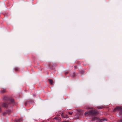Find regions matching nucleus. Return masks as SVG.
Segmentation results:
<instances>
[{
  "mask_svg": "<svg viewBox=\"0 0 122 122\" xmlns=\"http://www.w3.org/2000/svg\"><path fill=\"white\" fill-rule=\"evenodd\" d=\"M14 69H15V70L16 71H17L18 70V68H15Z\"/></svg>",
  "mask_w": 122,
  "mask_h": 122,
  "instance_id": "13",
  "label": "nucleus"
},
{
  "mask_svg": "<svg viewBox=\"0 0 122 122\" xmlns=\"http://www.w3.org/2000/svg\"><path fill=\"white\" fill-rule=\"evenodd\" d=\"M3 100H5L10 101V103H14V100L13 99L10 98L9 97L7 96H4L3 98Z\"/></svg>",
  "mask_w": 122,
  "mask_h": 122,
  "instance_id": "1",
  "label": "nucleus"
},
{
  "mask_svg": "<svg viewBox=\"0 0 122 122\" xmlns=\"http://www.w3.org/2000/svg\"><path fill=\"white\" fill-rule=\"evenodd\" d=\"M1 107L0 106V112H1Z\"/></svg>",
  "mask_w": 122,
  "mask_h": 122,
  "instance_id": "15",
  "label": "nucleus"
},
{
  "mask_svg": "<svg viewBox=\"0 0 122 122\" xmlns=\"http://www.w3.org/2000/svg\"><path fill=\"white\" fill-rule=\"evenodd\" d=\"M118 122H122V119L120 120H119Z\"/></svg>",
  "mask_w": 122,
  "mask_h": 122,
  "instance_id": "14",
  "label": "nucleus"
},
{
  "mask_svg": "<svg viewBox=\"0 0 122 122\" xmlns=\"http://www.w3.org/2000/svg\"><path fill=\"white\" fill-rule=\"evenodd\" d=\"M56 63H55L54 64V65H53L52 66H56Z\"/></svg>",
  "mask_w": 122,
  "mask_h": 122,
  "instance_id": "17",
  "label": "nucleus"
},
{
  "mask_svg": "<svg viewBox=\"0 0 122 122\" xmlns=\"http://www.w3.org/2000/svg\"><path fill=\"white\" fill-rule=\"evenodd\" d=\"M49 66H50V64H49Z\"/></svg>",
  "mask_w": 122,
  "mask_h": 122,
  "instance_id": "21",
  "label": "nucleus"
},
{
  "mask_svg": "<svg viewBox=\"0 0 122 122\" xmlns=\"http://www.w3.org/2000/svg\"><path fill=\"white\" fill-rule=\"evenodd\" d=\"M10 104V103H4L2 104V106L6 108L8 107V105Z\"/></svg>",
  "mask_w": 122,
  "mask_h": 122,
  "instance_id": "4",
  "label": "nucleus"
},
{
  "mask_svg": "<svg viewBox=\"0 0 122 122\" xmlns=\"http://www.w3.org/2000/svg\"><path fill=\"white\" fill-rule=\"evenodd\" d=\"M116 110L120 111V113L121 115H122V107H117L114 109V111H115Z\"/></svg>",
  "mask_w": 122,
  "mask_h": 122,
  "instance_id": "2",
  "label": "nucleus"
},
{
  "mask_svg": "<svg viewBox=\"0 0 122 122\" xmlns=\"http://www.w3.org/2000/svg\"><path fill=\"white\" fill-rule=\"evenodd\" d=\"M27 104V102H26L25 103V105L26 106V105Z\"/></svg>",
  "mask_w": 122,
  "mask_h": 122,
  "instance_id": "19",
  "label": "nucleus"
},
{
  "mask_svg": "<svg viewBox=\"0 0 122 122\" xmlns=\"http://www.w3.org/2000/svg\"><path fill=\"white\" fill-rule=\"evenodd\" d=\"M89 113L90 115H93L96 114L97 112L95 110H92L89 111Z\"/></svg>",
  "mask_w": 122,
  "mask_h": 122,
  "instance_id": "3",
  "label": "nucleus"
},
{
  "mask_svg": "<svg viewBox=\"0 0 122 122\" xmlns=\"http://www.w3.org/2000/svg\"><path fill=\"white\" fill-rule=\"evenodd\" d=\"M75 67H76V66H75Z\"/></svg>",
  "mask_w": 122,
  "mask_h": 122,
  "instance_id": "23",
  "label": "nucleus"
},
{
  "mask_svg": "<svg viewBox=\"0 0 122 122\" xmlns=\"http://www.w3.org/2000/svg\"><path fill=\"white\" fill-rule=\"evenodd\" d=\"M70 76L72 77H74L75 76V73L72 72L70 74Z\"/></svg>",
  "mask_w": 122,
  "mask_h": 122,
  "instance_id": "5",
  "label": "nucleus"
},
{
  "mask_svg": "<svg viewBox=\"0 0 122 122\" xmlns=\"http://www.w3.org/2000/svg\"><path fill=\"white\" fill-rule=\"evenodd\" d=\"M103 108V107L102 106H101L100 107H97V108L98 109H102V108Z\"/></svg>",
  "mask_w": 122,
  "mask_h": 122,
  "instance_id": "10",
  "label": "nucleus"
},
{
  "mask_svg": "<svg viewBox=\"0 0 122 122\" xmlns=\"http://www.w3.org/2000/svg\"><path fill=\"white\" fill-rule=\"evenodd\" d=\"M48 80L49 81V82L51 85H52L53 84V81L51 79H48Z\"/></svg>",
  "mask_w": 122,
  "mask_h": 122,
  "instance_id": "6",
  "label": "nucleus"
},
{
  "mask_svg": "<svg viewBox=\"0 0 122 122\" xmlns=\"http://www.w3.org/2000/svg\"><path fill=\"white\" fill-rule=\"evenodd\" d=\"M64 122H69L68 121H64Z\"/></svg>",
  "mask_w": 122,
  "mask_h": 122,
  "instance_id": "18",
  "label": "nucleus"
},
{
  "mask_svg": "<svg viewBox=\"0 0 122 122\" xmlns=\"http://www.w3.org/2000/svg\"><path fill=\"white\" fill-rule=\"evenodd\" d=\"M23 121V119L22 118H20L18 119L17 121L18 122H20Z\"/></svg>",
  "mask_w": 122,
  "mask_h": 122,
  "instance_id": "7",
  "label": "nucleus"
},
{
  "mask_svg": "<svg viewBox=\"0 0 122 122\" xmlns=\"http://www.w3.org/2000/svg\"><path fill=\"white\" fill-rule=\"evenodd\" d=\"M90 114H89V112H85L84 113V115H88Z\"/></svg>",
  "mask_w": 122,
  "mask_h": 122,
  "instance_id": "8",
  "label": "nucleus"
},
{
  "mask_svg": "<svg viewBox=\"0 0 122 122\" xmlns=\"http://www.w3.org/2000/svg\"><path fill=\"white\" fill-rule=\"evenodd\" d=\"M105 120V119H103L102 120H103V121H104V120Z\"/></svg>",
  "mask_w": 122,
  "mask_h": 122,
  "instance_id": "22",
  "label": "nucleus"
},
{
  "mask_svg": "<svg viewBox=\"0 0 122 122\" xmlns=\"http://www.w3.org/2000/svg\"><path fill=\"white\" fill-rule=\"evenodd\" d=\"M68 72H66L65 73V75H66V74H68Z\"/></svg>",
  "mask_w": 122,
  "mask_h": 122,
  "instance_id": "16",
  "label": "nucleus"
},
{
  "mask_svg": "<svg viewBox=\"0 0 122 122\" xmlns=\"http://www.w3.org/2000/svg\"><path fill=\"white\" fill-rule=\"evenodd\" d=\"M62 122H64V121H62Z\"/></svg>",
  "mask_w": 122,
  "mask_h": 122,
  "instance_id": "24",
  "label": "nucleus"
},
{
  "mask_svg": "<svg viewBox=\"0 0 122 122\" xmlns=\"http://www.w3.org/2000/svg\"><path fill=\"white\" fill-rule=\"evenodd\" d=\"M67 116H66L65 117H66V118H68V117H67ZM64 117V118H65V117Z\"/></svg>",
  "mask_w": 122,
  "mask_h": 122,
  "instance_id": "20",
  "label": "nucleus"
},
{
  "mask_svg": "<svg viewBox=\"0 0 122 122\" xmlns=\"http://www.w3.org/2000/svg\"><path fill=\"white\" fill-rule=\"evenodd\" d=\"M68 113L70 115H71L72 114L73 112H68Z\"/></svg>",
  "mask_w": 122,
  "mask_h": 122,
  "instance_id": "11",
  "label": "nucleus"
},
{
  "mask_svg": "<svg viewBox=\"0 0 122 122\" xmlns=\"http://www.w3.org/2000/svg\"><path fill=\"white\" fill-rule=\"evenodd\" d=\"M5 92V89L3 90L2 91H0V92L1 93H4Z\"/></svg>",
  "mask_w": 122,
  "mask_h": 122,
  "instance_id": "9",
  "label": "nucleus"
},
{
  "mask_svg": "<svg viewBox=\"0 0 122 122\" xmlns=\"http://www.w3.org/2000/svg\"><path fill=\"white\" fill-rule=\"evenodd\" d=\"M7 111H6V112H4L3 113V115H5V114H6L7 113Z\"/></svg>",
  "mask_w": 122,
  "mask_h": 122,
  "instance_id": "12",
  "label": "nucleus"
}]
</instances>
